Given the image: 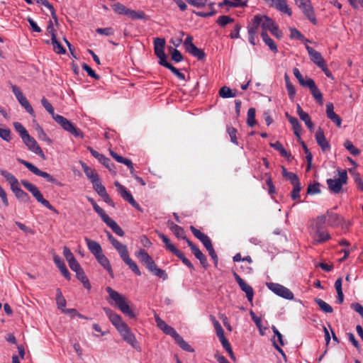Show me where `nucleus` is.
Here are the masks:
<instances>
[{"label": "nucleus", "mask_w": 363, "mask_h": 363, "mask_svg": "<svg viewBox=\"0 0 363 363\" xmlns=\"http://www.w3.org/2000/svg\"><path fill=\"white\" fill-rule=\"evenodd\" d=\"M109 320L116 327L122 336L123 340L130 344L133 347H138V342L135 335L131 332L128 325L122 320L121 315L114 313L111 308L104 307L103 308Z\"/></svg>", "instance_id": "f257e3e1"}, {"label": "nucleus", "mask_w": 363, "mask_h": 363, "mask_svg": "<svg viewBox=\"0 0 363 363\" xmlns=\"http://www.w3.org/2000/svg\"><path fill=\"white\" fill-rule=\"evenodd\" d=\"M41 104L45 110L52 116V118L66 131L77 138H83L82 131L77 128L69 120L62 116L55 114L52 104L43 97L41 99Z\"/></svg>", "instance_id": "f03ea898"}, {"label": "nucleus", "mask_w": 363, "mask_h": 363, "mask_svg": "<svg viewBox=\"0 0 363 363\" xmlns=\"http://www.w3.org/2000/svg\"><path fill=\"white\" fill-rule=\"evenodd\" d=\"M251 23L257 30L259 27L261 26L262 32L267 33L269 30L278 38L282 36L281 31L279 30L274 21L267 16L256 15L252 19Z\"/></svg>", "instance_id": "7ed1b4c3"}, {"label": "nucleus", "mask_w": 363, "mask_h": 363, "mask_svg": "<svg viewBox=\"0 0 363 363\" xmlns=\"http://www.w3.org/2000/svg\"><path fill=\"white\" fill-rule=\"evenodd\" d=\"M106 290L110 298L115 302L116 305L123 314L132 318L135 317V313L130 308L126 301L127 300L125 296L113 290L110 286L106 287Z\"/></svg>", "instance_id": "20e7f679"}, {"label": "nucleus", "mask_w": 363, "mask_h": 363, "mask_svg": "<svg viewBox=\"0 0 363 363\" xmlns=\"http://www.w3.org/2000/svg\"><path fill=\"white\" fill-rule=\"evenodd\" d=\"M326 223V216H318L315 220L313 230L314 231V240L315 243H323L330 238V235L323 228V225Z\"/></svg>", "instance_id": "39448f33"}, {"label": "nucleus", "mask_w": 363, "mask_h": 363, "mask_svg": "<svg viewBox=\"0 0 363 363\" xmlns=\"http://www.w3.org/2000/svg\"><path fill=\"white\" fill-rule=\"evenodd\" d=\"M21 183L28 191L32 194V195L39 203H40L49 210L58 213V211L55 208V207L52 206L48 200L43 198L41 192L36 186L26 180H21Z\"/></svg>", "instance_id": "423d86ee"}, {"label": "nucleus", "mask_w": 363, "mask_h": 363, "mask_svg": "<svg viewBox=\"0 0 363 363\" xmlns=\"http://www.w3.org/2000/svg\"><path fill=\"white\" fill-rule=\"evenodd\" d=\"M339 177L337 179H328L326 182L329 190L334 194L341 192L342 186L347 182V174L345 169L339 170Z\"/></svg>", "instance_id": "0eeeda50"}, {"label": "nucleus", "mask_w": 363, "mask_h": 363, "mask_svg": "<svg viewBox=\"0 0 363 363\" xmlns=\"http://www.w3.org/2000/svg\"><path fill=\"white\" fill-rule=\"evenodd\" d=\"M17 160L19 163L22 164L26 167H27L35 175L44 178L47 182L50 183L55 184L57 186L62 185V184L59 181H57L53 176L45 172L41 171L33 164L19 158L17 159Z\"/></svg>", "instance_id": "6e6552de"}, {"label": "nucleus", "mask_w": 363, "mask_h": 363, "mask_svg": "<svg viewBox=\"0 0 363 363\" xmlns=\"http://www.w3.org/2000/svg\"><path fill=\"white\" fill-rule=\"evenodd\" d=\"M267 286L268 287V289L269 290H271L272 292H274L276 295H277L281 298H284L288 299V300H293L294 298V294L292 293V291H291L288 288L285 287L284 286H283L281 284H279L277 283H274V282H270V283H267Z\"/></svg>", "instance_id": "1a4fd4ad"}, {"label": "nucleus", "mask_w": 363, "mask_h": 363, "mask_svg": "<svg viewBox=\"0 0 363 363\" xmlns=\"http://www.w3.org/2000/svg\"><path fill=\"white\" fill-rule=\"evenodd\" d=\"M165 40L156 38L154 40V50L155 55L159 58V64L161 65L167 62V55L164 53Z\"/></svg>", "instance_id": "9d476101"}, {"label": "nucleus", "mask_w": 363, "mask_h": 363, "mask_svg": "<svg viewBox=\"0 0 363 363\" xmlns=\"http://www.w3.org/2000/svg\"><path fill=\"white\" fill-rule=\"evenodd\" d=\"M108 239L120 255L121 258L124 261L129 257L127 246L116 240L108 231H106Z\"/></svg>", "instance_id": "9b49d317"}, {"label": "nucleus", "mask_w": 363, "mask_h": 363, "mask_svg": "<svg viewBox=\"0 0 363 363\" xmlns=\"http://www.w3.org/2000/svg\"><path fill=\"white\" fill-rule=\"evenodd\" d=\"M21 139L30 151L40 156L42 159H45V154L43 153L42 149L38 145L34 138L31 137L29 133L23 137Z\"/></svg>", "instance_id": "f8f14e48"}, {"label": "nucleus", "mask_w": 363, "mask_h": 363, "mask_svg": "<svg viewBox=\"0 0 363 363\" xmlns=\"http://www.w3.org/2000/svg\"><path fill=\"white\" fill-rule=\"evenodd\" d=\"M87 150L93 157L96 158L104 166L108 169L111 172L116 174L114 164L111 163L109 158L106 157L104 155L98 152L90 146L87 147Z\"/></svg>", "instance_id": "ddd939ff"}, {"label": "nucleus", "mask_w": 363, "mask_h": 363, "mask_svg": "<svg viewBox=\"0 0 363 363\" xmlns=\"http://www.w3.org/2000/svg\"><path fill=\"white\" fill-rule=\"evenodd\" d=\"M269 6L291 16V9L289 7L286 0H263Z\"/></svg>", "instance_id": "4468645a"}, {"label": "nucleus", "mask_w": 363, "mask_h": 363, "mask_svg": "<svg viewBox=\"0 0 363 363\" xmlns=\"http://www.w3.org/2000/svg\"><path fill=\"white\" fill-rule=\"evenodd\" d=\"M233 276L241 290L246 294L247 300L252 303L254 296V291L252 286L247 284L236 272L233 273Z\"/></svg>", "instance_id": "2eb2a0df"}, {"label": "nucleus", "mask_w": 363, "mask_h": 363, "mask_svg": "<svg viewBox=\"0 0 363 363\" xmlns=\"http://www.w3.org/2000/svg\"><path fill=\"white\" fill-rule=\"evenodd\" d=\"M298 6L313 24L315 25L317 23V20L311 0H306V3H303L302 5Z\"/></svg>", "instance_id": "dca6fc26"}, {"label": "nucleus", "mask_w": 363, "mask_h": 363, "mask_svg": "<svg viewBox=\"0 0 363 363\" xmlns=\"http://www.w3.org/2000/svg\"><path fill=\"white\" fill-rule=\"evenodd\" d=\"M310 89L311 94L315 100L320 104L323 105V97L320 91L318 89L317 86L315 85V82L312 79H309V81L306 83V86Z\"/></svg>", "instance_id": "f3484780"}, {"label": "nucleus", "mask_w": 363, "mask_h": 363, "mask_svg": "<svg viewBox=\"0 0 363 363\" xmlns=\"http://www.w3.org/2000/svg\"><path fill=\"white\" fill-rule=\"evenodd\" d=\"M186 242L191 250L194 256L199 260L201 264L203 267H206L207 266V259L206 256L199 250V248L197 246H196L191 240H189V239H186Z\"/></svg>", "instance_id": "a211bd4d"}, {"label": "nucleus", "mask_w": 363, "mask_h": 363, "mask_svg": "<svg viewBox=\"0 0 363 363\" xmlns=\"http://www.w3.org/2000/svg\"><path fill=\"white\" fill-rule=\"evenodd\" d=\"M306 50L308 53L311 60L318 67L325 63V60L322 57L321 54L314 50L313 48L306 45Z\"/></svg>", "instance_id": "6ab92c4d"}, {"label": "nucleus", "mask_w": 363, "mask_h": 363, "mask_svg": "<svg viewBox=\"0 0 363 363\" xmlns=\"http://www.w3.org/2000/svg\"><path fill=\"white\" fill-rule=\"evenodd\" d=\"M323 216H326V223L330 226H338L342 224L343 218L338 214L328 211Z\"/></svg>", "instance_id": "aec40b11"}, {"label": "nucleus", "mask_w": 363, "mask_h": 363, "mask_svg": "<svg viewBox=\"0 0 363 363\" xmlns=\"http://www.w3.org/2000/svg\"><path fill=\"white\" fill-rule=\"evenodd\" d=\"M315 138L318 145L321 147L323 152L330 149V145L326 140L324 132L321 128H318L315 133Z\"/></svg>", "instance_id": "412c9836"}, {"label": "nucleus", "mask_w": 363, "mask_h": 363, "mask_svg": "<svg viewBox=\"0 0 363 363\" xmlns=\"http://www.w3.org/2000/svg\"><path fill=\"white\" fill-rule=\"evenodd\" d=\"M326 114L328 118H330L337 126L340 127L342 123L341 118L335 113L333 104L330 102L326 104Z\"/></svg>", "instance_id": "4be33fe9"}, {"label": "nucleus", "mask_w": 363, "mask_h": 363, "mask_svg": "<svg viewBox=\"0 0 363 363\" xmlns=\"http://www.w3.org/2000/svg\"><path fill=\"white\" fill-rule=\"evenodd\" d=\"M84 240L89 250L94 255L95 257L103 252L100 244L96 241L92 240L88 238H85Z\"/></svg>", "instance_id": "5701e85b"}, {"label": "nucleus", "mask_w": 363, "mask_h": 363, "mask_svg": "<svg viewBox=\"0 0 363 363\" xmlns=\"http://www.w3.org/2000/svg\"><path fill=\"white\" fill-rule=\"evenodd\" d=\"M136 255L140 261L146 266L147 269L150 267L155 263L152 257L143 249H140Z\"/></svg>", "instance_id": "b1692460"}, {"label": "nucleus", "mask_w": 363, "mask_h": 363, "mask_svg": "<svg viewBox=\"0 0 363 363\" xmlns=\"http://www.w3.org/2000/svg\"><path fill=\"white\" fill-rule=\"evenodd\" d=\"M53 260L56 266L59 268L60 270V272L67 279L70 280V274L69 271L67 270L66 265L63 260L61 259V257L58 255H55L53 257Z\"/></svg>", "instance_id": "393cba45"}, {"label": "nucleus", "mask_w": 363, "mask_h": 363, "mask_svg": "<svg viewBox=\"0 0 363 363\" xmlns=\"http://www.w3.org/2000/svg\"><path fill=\"white\" fill-rule=\"evenodd\" d=\"M121 197L130 204H131L134 208L139 210L140 211H143L142 208H140V205L135 201L134 198L133 197L132 194L130 191H128L126 188L123 189L121 191L119 192Z\"/></svg>", "instance_id": "a878e982"}, {"label": "nucleus", "mask_w": 363, "mask_h": 363, "mask_svg": "<svg viewBox=\"0 0 363 363\" xmlns=\"http://www.w3.org/2000/svg\"><path fill=\"white\" fill-rule=\"evenodd\" d=\"M169 229L172 230V232L175 235V236L177 238H182L186 241V239H188L185 236V232L181 226L174 224L172 221H168L167 223Z\"/></svg>", "instance_id": "bb28decb"}, {"label": "nucleus", "mask_w": 363, "mask_h": 363, "mask_svg": "<svg viewBox=\"0 0 363 363\" xmlns=\"http://www.w3.org/2000/svg\"><path fill=\"white\" fill-rule=\"evenodd\" d=\"M82 169L86 176L91 180V183L99 179V174L94 169L87 166L84 162H80Z\"/></svg>", "instance_id": "cd10ccee"}, {"label": "nucleus", "mask_w": 363, "mask_h": 363, "mask_svg": "<svg viewBox=\"0 0 363 363\" xmlns=\"http://www.w3.org/2000/svg\"><path fill=\"white\" fill-rule=\"evenodd\" d=\"M11 189L14 193V194L17 197V199H18L19 200H21L25 203H28L30 201V196H28V194L26 192L23 191L19 187V184L16 186L15 185L14 187H12Z\"/></svg>", "instance_id": "c85d7f7f"}, {"label": "nucleus", "mask_w": 363, "mask_h": 363, "mask_svg": "<svg viewBox=\"0 0 363 363\" xmlns=\"http://www.w3.org/2000/svg\"><path fill=\"white\" fill-rule=\"evenodd\" d=\"M98 262L105 269H106L109 274L113 277V270L110 264L109 260L108 258L104 255V254L102 252L98 256L95 257Z\"/></svg>", "instance_id": "c756f323"}, {"label": "nucleus", "mask_w": 363, "mask_h": 363, "mask_svg": "<svg viewBox=\"0 0 363 363\" xmlns=\"http://www.w3.org/2000/svg\"><path fill=\"white\" fill-rule=\"evenodd\" d=\"M158 236L161 238L162 242L165 244L166 249L170 251L172 254L175 255L179 250H178L170 241V240L160 232H157Z\"/></svg>", "instance_id": "7c9ffc66"}, {"label": "nucleus", "mask_w": 363, "mask_h": 363, "mask_svg": "<svg viewBox=\"0 0 363 363\" xmlns=\"http://www.w3.org/2000/svg\"><path fill=\"white\" fill-rule=\"evenodd\" d=\"M261 37L264 42V43L269 48L271 51L274 53L278 52V49L276 43L274 40L268 35L267 33L261 32Z\"/></svg>", "instance_id": "2f4dec72"}, {"label": "nucleus", "mask_w": 363, "mask_h": 363, "mask_svg": "<svg viewBox=\"0 0 363 363\" xmlns=\"http://www.w3.org/2000/svg\"><path fill=\"white\" fill-rule=\"evenodd\" d=\"M128 16L132 20H149L150 18L148 16L145 14L143 11H135L129 9Z\"/></svg>", "instance_id": "473e14b6"}, {"label": "nucleus", "mask_w": 363, "mask_h": 363, "mask_svg": "<svg viewBox=\"0 0 363 363\" xmlns=\"http://www.w3.org/2000/svg\"><path fill=\"white\" fill-rule=\"evenodd\" d=\"M150 272H151L155 276L162 279L163 280H166L168 279V275L166 272L160 268H159L155 262L147 269Z\"/></svg>", "instance_id": "72a5a7b5"}, {"label": "nucleus", "mask_w": 363, "mask_h": 363, "mask_svg": "<svg viewBox=\"0 0 363 363\" xmlns=\"http://www.w3.org/2000/svg\"><path fill=\"white\" fill-rule=\"evenodd\" d=\"M0 174L1 176H3L6 181L10 184L11 189L12 187H14V186L18 184V179L9 172L5 170V169H0Z\"/></svg>", "instance_id": "f704fd0d"}, {"label": "nucleus", "mask_w": 363, "mask_h": 363, "mask_svg": "<svg viewBox=\"0 0 363 363\" xmlns=\"http://www.w3.org/2000/svg\"><path fill=\"white\" fill-rule=\"evenodd\" d=\"M269 145L272 147L274 148L276 150H277L281 154V156L287 159H289L291 157V154L285 150V148L280 142L277 141L274 143H270Z\"/></svg>", "instance_id": "c9c22d12"}, {"label": "nucleus", "mask_w": 363, "mask_h": 363, "mask_svg": "<svg viewBox=\"0 0 363 363\" xmlns=\"http://www.w3.org/2000/svg\"><path fill=\"white\" fill-rule=\"evenodd\" d=\"M190 49L186 50L194 57H196L199 60H201L205 58L206 54L201 49L198 48L196 45L191 46Z\"/></svg>", "instance_id": "e433bc0d"}, {"label": "nucleus", "mask_w": 363, "mask_h": 363, "mask_svg": "<svg viewBox=\"0 0 363 363\" xmlns=\"http://www.w3.org/2000/svg\"><path fill=\"white\" fill-rule=\"evenodd\" d=\"M289 123H291L294 133L298 138V140H301L300 133L301 130V126L296 118H290Z\"/></svg>", "instance_id": "4c0bfd02"}, {"label": "nucleus", "mask_w": 363, "mask_h": 363, "mask_svg": "<svg viewBox=\"0 0 363 363\" xmlns=\"http://www.w3.org/2000/svg\"><path fill=\"white\" fill-rule=\"evenodd\" d=\"M257 29L253 26L252 23L250 22L247 26V33H248V40L250 44L252 45H256L255 42V36L257 33Z\"/></svg>", "instance_id": "58836bf2"}, {"label": "nucleus", "mask_w": 363, "mask_h": 363, "mask_svg": "<svg viewBox=\"0 0 363 363\" xmlns=\"http://www.w3.org/2000/svg\"><path fill=\"white\" fill-rule=\"evenodd\" d=\"M56 303L57 305V308L62 310V311L65 308L66 300L62 296V291L60 289H57L56 290Z\"/></svg>", "instance_id": "ea45409f"}, {"label": "nucleus", "mask_w": 363, "mask_h": 363, "mask_svg": "<svg viewBox=\"0 0 363 363\" xmlns=\"http://www.w3.org/2000/svg\"><path fill=\"white\" fill-rule=\"evenodd\" d=\"M315 302L317 303V305L319 306L321 311L326 313H331L333 311V308L331 306H330L328 303H327L323 300L316 298L315 299Z\"/></svg>", "instance_id": "a19ab883"}, {"label": "nucleus", "mask_w": 363, "mask_h": 363, "mask_svg": "<svg viewBox=\"0 0 363 363\" xmlns=\"http://www.w3.org/2000/svg\"><path fill=\"white\" fill-rule=\"evenodd\" d=\"M18 101L28 113H30L33 116H35V112L33 111V108L25 96L18 99Z\"/></svg>", "instance_id": "79ce46f5"}, {"label": "nucleus", "mask_w": 363, "mask_h": 363, "mask_svg": "<svg viewBox=\"0 0 363 363\" xmlns=\"http://www.w3.org/2000/svg\"><path fill=\"white\" fill-rule=\"evenodd\" d=\"M161 65L171 70V72L174 73L179 79H185L184 74L182 73L178 69L174 67L172 64L169 63L167 61Z\"/></svg>", "instance_id": "37998d69"}, {"label": "nucleus", "mask_w": 363, "mask_h": 363, "mask_svg": "<svg viewBox=\"0 0 363 363\" xmlns=\"http://www.w3.org/2000/svg\"><path fill=\"white\" fill-rule=\"evenodd\" d=\"M350 173L352 175L353 179L357 184V187L363 191V181L361 179L360 174L356 171L355 169H350Z\"/></svg>", "instance_id": "c03bdc74"}, {"label": "nucleus", "mask_w": 363, "mask_h": 363, "mask_svg": "<svg viewBox=\"0 0 363 363\" xmlns=\"http://www.w3.org/2000/svg\"><path fill=\"white\" fill-rule=\"evenodd\" d=\"M246 2H235L233 0H223L222 2L218 4V6L222 8L224 6H228L230 7L235 8V7H242L246 6Z\"/></svg>", "instance_id": "a18cd8bd"}, {"label": "nucleus", "mask_w": 363, "mask_h": 363, "mask_svg": "<svg viewBox=\"0 0 363 363\" xmlns=\"http://www.w3.org/2000/svg\"><path fill=\"white\" fill-rule=\"evenodd\" d=\"M106 225L118 236L122 237L124 235L123 230L113 220L111 219Z\"/></svg>", "instance_id": "49530a36"}, {"label": "nucleus", "mask_w": 363, "mask_h": 363, "mask_svg": "<svg viewBox=\"0 0 363 363\" xmlns=\"http://www.w3.org/2000/svg\"><path fill=\"white\" fill-rule=\"evenodd\" d=\"M94 189L99 196H106V190L105 186L101 184L100 179L92 183Z\"/></svg>", "instance_id": "de8ad7c7"}, {"label": "nucleus", "mask_w": 363, "mask_h": 363, "mask_svg": "<svg viewBox=\"0 0 363 363\" xmlns=\"http://www.w3.org/2000/svg\"><path fill=\"white\" fill-rule=\"evenodd\" d=\"M112 7H113V11L116 13L121 14V15H126V16H128V13L129 9H130L121 3L114 4L112 6Z\"/></svg>", "instance_id": "09e8293b"}, {"label": "nucleus", "mask_w": 363, "mask_h": 363, "mask_svg": "<svg viewBox=\"0 0 363 363\" xmlns=\"http://www.w3.org/2000/svg\"><path fill=\"white\" fill-rule=\"evenodd\" d=\"M52 43L55 52L57 54L65 53V50L63 46L57 40L56 35H52Z\"/></svg>", "instance_id": "8fccbe9b"}, {"label": "nucleus", "mask_w": 363, "mask_h": 363, "mask_svg": "<svg viewBox=\"0 0 363 363\" xmlns=\"http://www.w3.org/2000/svg\"><path fill=\"white\" fill-rule=\"evenodd\" d=\"M175 342L179 345V347L185 351L193 352L194 349L183 339V337L179 335L176 340Z\"/></svg>", "instance_id": "3c124183"}, {"label": "nucleus", "mask_w": 363, "mask_h": 363, "mask_svg": "<svg viewBox=\"0 0 363 363\" xmlns=\"http://www.w3.org/2000/svg\"><path fill=\"white\" fill-rule=\"evenodd\" d=\"M298 140L301 144V146L304 150V152L306 153V159L308 162V169H309L311 167L312 160H313V155H312L311 152H310V150H308L307 145L305 144V143L301 139Z\"/></svg>", "instance_id": "603ef678"}, {"label": "nucleus", "mask_w": 363, "mask_h": 363, "mask_svg": "<svg viewBox=\"0 0 363 363\" xmlns=\"http://www.w3.org/2000/svg\"><path fill=\"white\" fill-rule=\"evenodd\" d=\"M219 95L222 98H230L235 97L236 96L235 92H233V91L228 86H223L219 91Z\"/></svg>", "instance_id": "864d4df0"}, {"label": "nucleus", "mask_w": 363, "mask_h": 363, "mask_svg": "<svg viewBox=\"0 0 363 363\" xmlns=\"http://www.w3.org/2000/svg\"><path fill=\"white\" fill-rule=\"evenodd\" d=\"M129 268L137 275L140 276L141 272L137 264L129 257L123 261Z\"/></svg>", "instance_id": "5fc2aeb1"}, {"label": "nucleus", "mask_w": 363, "mask_h": 363, "mask_svg": "<svg viewBox=\"0 0 363 363\" xmlns=\"http://www.w3.org/2000/svg\"><path fill=\"white\" fill-rule=\"evenodd\" d=\"M190 230H191V233H193V235L197 239H199L201 242L205 241L208 238V236L207 235L203 233L201 230H198L193 225L190 226Z\"/></svg>", "instance_id": "6e6d98bb"}, {"label": "nucleus", "mask_w": 363, "mask_h": 363, "mask_svg": "<svg viewBox=\"0 0 363 363\" xmlns=\"http://www.w3.org/2000/svg\"><path fill=\"white\" fill-rule=\"evenodd\" d=\"M255 123V109L254 108H250L247 111V124L248 126L252 127Z\"/></svg>", "instance_id": "4d7b16f0"}, {"label": "nucleus", "mask_w": 363, "mask_h": 363, "mask_svg": "<svg viewBox=\"0 0 363 363\" xmlns=\"http://www.w3.org/2000/svg\"><path fill=\"white\" fill-rule=\"evenodd\" d=\"M234 22V19L229 16H220L216 21V23L220 27H225L227 24Z\"/></svg>", "instance_id": "13d9d810"}, {"label": "nucleus", "mask_w": 363, "mask_h": 363, "mask_svg": "<svg viewBox=\"0 0 363 363\" xmlns=\"http://www.w3.org/2000/svg\"><path fill=\"white\" fill-rule=\"evenodd\" d=\"M293 72L297 80L298 81L299 84L303 86H306V83L309 81L310 78H306L305 80L303 75L301 74L299 69L298 68H294Z\"/></svg>", "instance_id": "bf43d9fd"}, {"label": "nucleus", "mask_w": 363, "mask_h": 363, "mask_svg": "<svg viewBox=\"0 0 363 363\" xmlns=\"http://www.w3.org/2000/svg\"><path fill=\"white\" fill-rule=\"evenodd\" d=\"M110 154L118 162L125 164L126 166H130L131 164V160L124 158L121 155H118L117 153L114 152L112 150H110Z\"/></svg>", "instance_id": "052dcab7"}, {"label": "nucleus", "mask_w": 363, "mask_h": 363, "mask_svg": "<svg viewBox=\"0 0 363 363\" xmlns=\"http://www.w3.org/2000/svg\"><path fill=\"white\" fill-rule=\"evenodd\" d=\"M344 147L354 156H357L360 153V151L350 140L345 142Z\"/></svg>", "instance_id": "680f3d73"}, {"label": "nucleus", "mask_w": 363, "mask_h": 363, "mask_svg": "<svg viewBox=\"0 0 363 363\" xmlns=\"http://www.w3.org/2000/svg\"><path fill=\"white\" fill-rule=\"evenodd\" d=\"M174 255L179 259H180L182 261V262L190 269H194V267L191 262L186 257H185L182 251L179 250L178 252H177Z\"/></svg>", "instance_id": "e2e57ef3"}, {"label": "nucleus", "mask_w": 363, "mask_h": 363, "mask_svg": "<svg viewBox=\"0 0 363 363\" xmlns=\"http://www.w3.org/2000/svg\"><path fill=\"white\" fill-rule=\"evenodd\" d=\"M13 127L15 130L20 134L21 138L28 134V132L26 130V129L19 122H14Z\"/></svg>", "instance_id": "0e129e2a"}, {"label": "nucleus", "mask_w": 363, "mask_h": 363, "mask_svg": "<svg viewBox=\"0 0 363 363\" xmlns=\"http://www.w3.org/2000/svg\"><path fill=\"white\" fill-rule=\"evenodd\" d=\"M38 138L41 140L46 142L48 145H51L52 141L44 132L42 128L39 127L38 129Z\"/></svg>", "instance_id": "69168bd1"}, {"label": "nucleus", "mask_w": 363, "mask_h": 363, "mask_svg": "<svg viewBox=\"0 0 363 363\" xmlns=\"http://www.w3.org/2000/svg\"><path fill=\"white\" fill-rule=\"evenodd\" d=\"M82 69L86 72L87 74L95 79H99V76L98 74H96L95 73V72L91 69V67H89L88 65H86V63H84L82 65Z\"/></svg>", "instance_id": "338daca9"}, {"label": "nucleus", "mask_w": 363, "mask_h": 363, "mask_svg": "<svg viewBox=\"0 0 363 363\" xmlns=\"http://www.w3.org/2000/svg\"><path fill=\"white\" fill-rule=\"evenodd\" d=\"M227 131L230 138V141L235 145H238V143L236 137L237 130L233 127H228Z\"/></svg>", "instance_id": "774afa93"}]
</instances>
